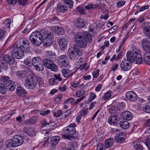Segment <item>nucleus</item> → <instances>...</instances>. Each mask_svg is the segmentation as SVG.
Masks as SVG:
<instances>
[{
	"label": "nucleus",
	"instance_id": "obj_46",
	"mask_svg": "<svg viewBox=\"0 0 150 150\" xmlns=\"http://www.w3.org/2000/svg\"><path fill=\"white\" fill-rule=\"evenodd\" d=\"M5 144L6 146L8 148H9L11 147H15L13 144V142L12 139L8 140L5 142Z\"/></svg>",
	"mask_w": 150,
	"mask_h": 150
},
{
	"label": "nucleus",
	"instance_id": "obj_63",
	"mask_svg": "<svg viewBox=\"0 0 150 150\" xmlns=\"http://www.w3.org/2000/svg\"><path fill=\"white\" fill-rule=\"evenodd\" d=\"M103 145L102 144H99L97 147L96 150H105Z\"/></svg>",
	"mask_w": 150,
	"mask_h": 150
},
{
	"label": "nucleus",
	"instance_id": "obj_61",
	"mask_svg": "<svg viewBox=\"0 0 150 150\" xmlns=\"http://www.w3.org/2000/svg\"><path fill=\"white\" fill-rule=\"evenodd\" d=\"M46 54L48 56H50V57H52L56 56L55 53L51 51H47Z\"/></svg>",
	"mask_w": 150,
	"mask_h": 150
},
{
	"label": "nucleus",
	"instance_id": "obj_15",
	"mask_svg": "<svg viewBox=\"0 0 150 150\" xmlns=\"http://www.w3.org/2000/svg\"><path fill=\"white\" fill-rule=\"evenodd\" d=\"M68 9L67 6L62 3H59L57 5V11L59 12L64 13L67 11Z\"/></svg>",
	"mask_w": 150,
	"mask_h": 150
},
{
	"label": "nucleus",
	"instance_id": "obj_52",
	"mask_svg": "<svg viewBox=\"0 0 150 150\" xmlns=\"http://www.w3.org/2000/svg\"><path fill=\"white\" fill-rule=\"evenodd\" d=\"M110 91H108L106 92L102 97V98L104 100L108 99L110 98L111 95L110 93Z\"/></svg>",
	"mask_w": 150,
	"mask_h": 150
},
{
	"label": "nucleus",
	"instance_id": "obj_4",
	"mask_svg": "<svg viewBox=\"0 0 150 150\" xmlns=\"http://www.w3.org/2000/svg\"><path fill=\"white\" fill-rule=\"evenodd\" d=\"M15 62V60L12 57L6 54L0 55V62L3 69H6L8 68V64H12Z\"/></svg>",
	"mask_w": 150,
	"mask_h": 150
},
{
	"label": "nucleus",
	"instance_id": "obj_7",
	"mask_svg": "<svg viewBox=\"0 0 150 150\" xmlns=\"http://www.w3.org/2000/svg\"><path fill=\"white\" fill-rule=\"evenodd\" d=\"M132 63L126 59L122 61L120 64V68L121 70L127 71L132 67Z\"/></svg>",
	"mask_w": 150,
	"mask_h": 150
},
{
	"label": "nucleus",
	"instance_id": "obj_5",
	"mask_svg": "<svg viewBox=\"0 0 150 150\" xmlns=\"http://www.w3.org/2000/svg\"><path fill=\"white\" fill-rule=\"evenodd\" d=\"M3 81L4 83L3 84L7 87L8 91H13L16 88L15 83L14 81H11L9 78L6 76L3 77Z\"/></svg>",
	"mask_w": 150,
	"mask_h": 150
},
{
	"label": "nucleus",
	"instance_id": "obj_59",
	"mask_svg": "<svg viewBox=\"0 0 150 150\" xmlns=\"http://www.w3.org/2000/svg\"><path fill=\"white\" fill-rule=\"evenodd\" d=\"M85 93V92L83 91H78L76 93V95L77 97H79L82 96Z\"/></svg>",
	"mask_w": 150,
	"mask_h": 150
},
{
	"label": "nucleus",
	"instance_id": "obj_14",
	"mask_svg": "<svg viewBox=\"0 0 150 150\" xmlns=\"http://www.w3.org/2000/svg\"><path fill=\"white\" fill-rule=\"evenodd\" d=\"M67 42L68 40L66 38H59L57 40V43L61 49L62 50L66 48Z\"/></svg>",
	"mask_w": 150,
	"mask_h": 150
},
{
	"label": "nucleus",
	"instance_id": "obj_55",
	"mask_svg": "<svg viewBox=\"0 0 150 150\" xmlns=\"http://www.w3.org/2000/svg\"><path fill=\"white\" fill-rule=\"evenodd\" d=\"M62 137L63 138H64L70 140L74 139V137L72 135H68L64 134L63 135Z\"/></svg>",
	"mask_w": 150,
	"mask_h": 150
},
{
	"label": "nucleus",
	"instance_id": "obj_50",
	"mask_svg": "<svg viewBox=\"0 0 150 150\" xmlns=\"http://www.w3.org/2000/svg\"><path fill=\"white\" fill-rule=\"evenodd\" d=\"M76 9L78 11L81 15H84L85 14L86 12L85 11L84 8L82 6H78L76 8Z\"/></svg>",
	"mask_w": 150,
	"mask_h": 150
},
{
	"label": "nucleus",
	"instance_id": "obj_9",
	"mask_svg": "<svg viewBox=\"0 0 150 150\" xmlns=\"http://www.w3.org/2000/svg\"><path fill=\"white\" fill-rule=\"evenodd\" d=\"M76 44L80 48H84L87 46V41L86 38H76L75 40Z\"/></svg>",
	"mask_w": 150,
	"mask_h": 150
},
{
	"label": "nucleus",
	"instance_id": "obj_6",
	"mask_svg": "<svg viewBox=\"0 0 150 150\" xmlns=\"http://www.w3.org/2000/svg\"><path fill=\"white\" fill-rule=\"evenodd\" d=\"M43 36L44 38H51L53 37V35L49 31H45L42 35L41 33L39 31H35L32 32L30 35V37H35L37 38H42Z\"/></svg>",
	"mask_w": 150,
	"mask_h": 150
},
{
	"label": "nucleus",
	"instance_id": "obj_40",
	"mask_svg": "<svg viewBox=\"0 0 150 150\" xmlns=\"http://www.w3.org/2000/svg\"><path fill=\"white\" fill-rule=\"evenodd\" d=\"M143 111L147 113H150V103H145L143 107Z\"/></svg>",
	"mask_w": 150,
	"mask_h": 150
},
{
	"label": "nucleus",
	"instance_id": "obj_36",
	"mask_svg": "<svg viewBox=\"0 0 150 150\" xmlns=\"http://www.w3.org/2000/svg\"><path fill=\"white\" fill-rule=\"evenodd\" d=\"M42 62L40 58L38 57H34L32 60V64L33 66L42 63Z\"/></svg>",
	"mask_w": 150,
	"mask_h": 150
},
{
	"label": "nucleus",
	"instance_id": "obj_34",
	"mask_svg": "<svg viewBox=\"0 0 150 150\" xmlns=\"http://www.w3.org/2000/svg\"><path fill=\"white\" fill-rule=\"evenodd\" d=\"M114 139L113 138H110L108 139H106L105 142V148H108L111 147L113 145Z\"/></svg>",
	"mask_w": 150,
	"mask_h": 150
},
{
	"label": "nucleus",
	"instance_id": "obj_31",
	"mask_svg": "<svg viewBox=\"0 0 150 150\" xmlns=\"http://www.w3.org/2000/svg\"><path fill=\"white\" fill-rule=\"evenodd\" d=\"M52 29L53 30L56 31L57 33L59 35H62L64 33L63 29L57 26H53L52 27Z\"/></svg>",
	"mask_w": 150,
	"mask_h": 150
},
{
	"label": "nucleus",
	"instance_id": "obj_16",
	"mask_svg": "<svg viewBox=\"0 0 150 150\" xmlns=\"http://www.w3.org/2000/svg\"><path fill=\"white\" fill-rule=\"evenodd\" d=\"M121 118L122 119L127 120H130L133 118L132 113L128 111H125L121 114Z\"/></svg>",
	"mask_w": 150,
	"mask_h": 150
},
{
	"label": "nucleus",
	"instance_id": "obj_38",
	"mask_svg": "<svg viewBox=\"0 0 150 150\" xmlns=\"http://www.w3.org/2000/svg\"><path fill=\"white\" fill-rule=\"evenodd\" d=\"M64 3L66 4L69 8L71 9L74 6V2L72 0H62Z\"/></svg>",
	"mask_w": 150,
	"mask_h": 150
},
{
	"label": "nucleus",
	"instance_id": "obj_47",
	"mask_svg": "<svg viewBox=\"0 0 150 150\" xmlns=\"http://www.w3.org/2000/svg\"><path fill=\"white\" fill-rule=\"evenodd\" d=\"M26 72L25 71H18L17 73V75L19 78H24L26 75Z\"/></svg>",
	"mask_w": 150,
	"mask_h": 150
},
{
	"label": "nucleus",
	"instance_id": "obj_27",
	"mask_svg": "<svg viewBox=\"0 0 150 150\" xmlns=\"http://www.w3.org/2000/svg\"><path fill=\"white\" fill-rule=\"evenodd\" d=\"M43 61L44 66L47 69L54 62L52 60L49 58L44 59Z\"/></svg>",
	"mask_w": 150,
	"mask_h": 150
},
{
	"label": "nucleus",
	"instance_id": "obj_13",
	"mask_svg": "<svg viewBox=\"0 0 150 150\" xmlns=\"http://www.w3.org/2000/svg\"><path fill=\"white\" fill-rule=\"evenodd\" d=\"M126 97L128 99L131 101H135L137 99V95L133 91H129L126 93Z\"/></svg>",
	"mask_w": 150,
	"mask_h": 150
},
{
	"label": "nucleus",
	"instance_id": "obj_23",
	"mask_svg": "<svg viewBox=\"0 0 150 150\" xmlns=\"http://www.w3.org/2000/svg\"><path fill=\"white\" fill-rule=\"evenodd\" d=\"M17 94L20 96L23 97L27 94L26 90L21 87H18L16 89Z\"/></svg>",
	"mask_w": 150,
	"mask_h": 150
},
{
	"label": "nucleus",
	"instance_id": "obj_53",
	"mask_svg": "<svg viewBox=\"0 0 150 150\" xmlns=\"http://www.w3.org/2000/svg\"><path fill=\"white\" fill-rule=\"evenodd\" d=\"M96 7V5L90 3L86 5L85 6V8L86 9L89 10L92 8H95Z\"/></svg>",
	"mask_w": 150,
	"mask_h": 150
},
{
	"label": "nucleus",
	"instance_id": "obj_18",
	"mask_svg": "<svg viewBox=\"0 0 150 150\" xmlns=\"http://www.w3.org/2000/svg\"><path fill=\"white\" fill-rule=\"evenodd\" d=\"M125 138V134L123 132H120L117 134L115 137V140L118 143L122 142Z\"/></svg>",
	"mask_w": 150,
	"mask_h": 150
},
{
	"label": "nucleus",
	"instance_id": "obj_8",
	"mask_svg": "<svg viewBox=\"0 0 150 150\" xmlns=\"http://www.w3.org/2000/svg\"><path fill=\"white\" fill-rule=\"evenodd\" d=\"M12 139L15 147L21 145L23 142V137L18 135H14Z\"/></svg>",
	"mask_w": 150,
	"mask_h": 150
},
{
	"label": "nucleus",
	"instance_id": "obj_62",
	"mask_svg": "<svg viewBox=\"0 0 150 150\" xmlns=\"http://www.w3.org/2000/svg\"><path fill=\"white\" fill-rule=\"evenodd\" d=\"M54 77L55 79L56 80V81L57 82V83H58V81H61L62 80V79L61 78L60 74H57L56 75L54 74Z\"/></svg>",
	"mask_w": 150,
	"mask_h": 150
},
{
	"label": "nucleus",
	"instance_id": "obj_33",
	"mask_svg": "<svg viewBox=\"0 0 150 150\" xmlns=\"http://www.w3.org/2000/svg\"><path fill=\"white\" fill-rule=\"evenodd\" d=\"M59 139V137L58 136L53 137L50 139L51 144L53 146L55 145L58 143Z\"/></svg>",
	"mask_w": 150,
	"mask_h": 150
},
{
	"label": "nucleus",
	"instance_id": "obj_60",
	"mask_svg": "<svg viewBox=\"0 0 150 150\" xmlns=\"http://www.w3.org/2000/svg\"><path fill=\"white\" fill-rule=\"evenodd\" d=\"M64 115L65 118L69 117L71 113V111L70 110H68L64 112Z\"/></svg>",
	"mask_w": 150,
	"mask_h": 150
},
{
	"label": "nucleus",
	"instance_id": "obj_2",
	"mask_svg": "<svg viewBox=\"0 0 150 150\" xmlns=\"http://www.w3.org/2000/svg\"><path fill=\"white\" fill-rule=\"evenodd\" d=\"M37 82L40 86H42L41 78L33 74L29 75L25 79V87L27 88L33 89L36 86Z\"/></svg>",
	"mask_w": 150,
	"mask_h": 150
},
{
	"label": "nucleus",
	"instance_id": "obj_32",
	"mask_svg": "<svg viewBox=\"0 0 150 150\" xmlns=\"http://www.w3.org/2000/svg\"><path fill=\"white\" fill-rule=\"evenodd\" d=\"M68 59L67 57L65 55H62L59 56L58 58L57 63L58 64H60L61 63L68 60Z\"/></svg>",
	"mask_w": 150,
	"mask_h": 150
},
{
	"label": "nucleus",
	"instance_id": "obj_30",
	"mask_svg": "<svg viewBox=\"0 0 150 150\" xmlns=\"http://www.w3.org/2000/svg\"><path fill=\"white\" fill-rule=\"evenodd\" d=\"M53 38H45V39H43V45L45 46L48 47L50 46L53 42Z\"/></svg>",
	"mask_w": 150,
	"mask_h": 150
},
{
	"label": "nucleus",
	"instance_id": "obj_11",
	"mask_svg": "<svg viewBox=\"0 0 150 150\" xmlns=\"http://www.w3.org/2000/svg\"><path fill=\"white\" fill-rule=\"evenodd\" d=\"M24 132L30 137H34L36 135V132L33 127H25L23 128Z\"/></svg>",
	"mask_w": 150,
	"mask_h": 150
},
{
	"label": "nucleus",
	"instance_id": "obj_51",
	"mask_svg": "<svg viewBox=\"0 0 150 150\" xmlns=\"http://www.w3.org/2000/svg\"><path fill=\"white\" fill-rule=\"evenodd\" d=\"M13 113H11L9 114L5 115L4 116V117L2 118V120L3 122L6 121V120L9 119L11 117V116L13 115Z\"/></svg>",
	"mask_w": 150,
	"mask_h": 150
},
{
	"label": "nucleus",
	"instance_id": "obj_35",
	"mask_svg": "<svg viewBox=\"0 0 150 150\" xmlns=\"http://www.w3.org/2000/svg\"><path fill=\"white\" fill-rule=\"evenodd\" d=\"M74 51L79 56H82L83 55L82 51L79 47H78L76 45H74L73 47Z\"/></svg>",
	"mask_w": 150,
	"mask_h": 150
},
{
	"label": "nucleus",
	"instance_id": "obj_10",
	"mask_svg": "<svg viewBox=\"0 0 150 150\" xmlns=\"http://www.w3.org/2000/svg\"><path fill=\"white\" fill-rule=\"evenodd\" d=\"M75 124H72L65 128L64 131L67 134L73 135L76 134V129L75 128Z\"/></svg>",
	"mask_w": 150,
	"mask_h": 150
},
{
	"label": "nucleus",
	"instance_id": "obj_24",
	"mask_svg": "<svg viewBox=\"0 0 150 150\" xmlns=\"http://www.w3.org/2000/svg\"><path fill=\"white\" fill-rule=\"evenodd\" d=\"M135 150H143V146L142 142L138 140L133 142Z\"/></svg>",
	"mask_w": 150,
	"mask_h": 150
},
{
	"label": "nucleus",
	"instance_id": "obj_21",
	"mask_svg": "<svg viewBox=\"0 0 150 150\" xmlns=\"http://www.w3.org/2000/svg\"><path fill=\"white\" fill-rule=\"evenodd\" d=\"M62 73L63 76L67 78H69L73 74L71 71L68 69H62Z\"/></svg>",
	"mask_w": 150,
	"mask_h": 150
},
{
	"label": "nucleus",
	"instance_id": "obj_20",
	"mask_svg": "<svg viewBox=\"0 0 150 150\" xmlns=\"http://www.w3.org/2000/svg\"><path fill=\"white\" fill-rule=\"evenodd\" d=\"M31 43L34 45L39 46L41 44L43 38H29Z\"/></svg>",
	"mask_w": 150,
	"mask_h": 150
},
{
	"label": "nucleus",
	"instance_id": "obj_54",
	"mask_svg": "<svg viewBox=\"0 0 150 150\" xmlns=\"http://www.w3.org/2000/svg\"><path fill=\"white\" fill-rule=\"evenodd\" d=\"M85 96H83L79 98L76 99V101L74 103L73 105H76L80 102L82 100L84 99L85 98Z\"/></svg>",
	"mask_w": 150,
	"mask_h": 150
},
{
	"label": "nucleus",
	"instance_id": "obj_41",
	"mask_svg": "<svg viewBox=\"0 0 150 150\" xmlns=\"http://www.w3.org/2000/svg\"><path fill=\"white\" fill-rule=\"evenodd\" d=\"M68 150H76L77 146L76 144L72 142L69 143L67 146Z\"/></svg>",
	"mask_w": 150,
	"mask_h": 150
},
{
	"label": "nucleus",
	"instance_id": "obj_1",
	"mask_svg": "<svg viewBox=\"0 0 150 150\" xmlns=\"http://www.w3.org/2000/svg\"><path fill=\"white\" fill-rule=\"evenodd\" d=\"M23 44L18 47L15 44L10 49L11 55L16 59H21L24 56V52L27 53L29 50V42L28 40H23Z\"/></svg>",
	"mask_w": 150,
	"mask_h": 150
},
{
	"label": "nucleus",
	"instance_id": "obj_58",
	"mask_svg": "<svg viewBox=\"0 0 150 150\" xmlns=\"http://www.w3.org/2000/svg\"><path fill=\"white\" fill-rule=\"evenodd\" d=\"M115 108L114 106H112L108 109L109 112L111 114H114L115 113Z\"/></svg>",
	"mask_w": 150,
	"mask_h": 150
},
{
	"label": "nucleus",
	"instance_id": "obj_48",
	"mask_svg": "<svg viewBox=\"0 0 150 150\" xmlns=\"http://www.w3.org/2000/svg\"><path fill=\"white\" fill-rule=\"evenodd\" d=\"M52 64L48 68V69H50L51 71L56 72L58 70V67L57 65L54 62L52 63Z\"/></svg>",
	"mask_w": 150,
	"mask_h": 150
},
{
	"label": "nucleus",
	"instance_id": "obj_22",
	"mask_svg": "<svg viewBox=\"0 0 150 150\" xmlns=\"http://www.w3.org/2000/svg\"><path fill=\"white\" fill-rule=\"evenodd\" d=\"M118 121L117 116H111L108 118V122L111 125H116Z\"/></svg>",
	"mask_w": 150,
	"mask_h": 150
},
{
	"label": "nucleus",
	"instance_id": "obj_57",
	"mask_svg": "<svg viewBox=\"0 0 150 150\" xmlns=\"http://www.w3.org/2000/svg\"><path fill=\"white\" fill-rule=\"evenodd\" d=\"M59 19L56 17H54L50 20V22L52 24L56 23L59 21Z\"/></svg>",
	"mask_w": 150,
	"mask_h": 150
},
{
	"label": "nucleus",
	"instance_id": "obj_29",
	"mask_svg": "<svg viewBox=\"0 0 150 150\" xmlns=\"http://www.w3.org/2000/svg\"><path fill=\"white\" fill-rule=\"evenodd\" d=\"M37 118L35 116H33L31 117L28 120L25 121V123L27 125H32L35 124L37 122Z\"/></svg>",
	"mask_w": 150,
	"mask_h": 150
},
{
	"label": "nucleus",
	"instance_id": "obj_49",
	"mask_svg": "<svg viewBox=\"0 0 150 150\" xmlns=\"http://www.w3.org/2000/svg\"><path fill=\"white\" fill-rule=\"evenodd\" d=\"M62 115V112L60 110H54L53 111V115L56 117H59Z\"/></svg>",
	"mask_w": 150,
	"mask_h": 150
},
{
	"label": "nucleus",
	"instance_id": "obj_42",
	"mask_svg": "<svg viewBox=\"0 0 150 150\" xmlns=\"http://www.w3.org/2000/svg\"><path fill=\"white\" fill-rule=\"evenodd\" d=\"M59 65L62 68H69L70 66L69 65L68 60H66L63 62L61 63Z\"/></svg>",
	"mask_w": 150,
	"mask_h": 150
},
{
	"label": "nucleus",
	"instance_id": "obj_64",
	"mask_svg": "<svg viewBox=\"0 0 150 150\" xmlns=\"http://www.w3.org/2000/svg\"><path fill=\"white\" fill-rule=\"evenodd\" d=\"M24 101L25 104L27 105L28 104L30 103L31 101V98L30 97H26L24 99Z\"/></svg>",
	"mask_w": 150,
	"mask_h": 150
},
{
	"label": "nucleus",
	"instance_id": "obj_19",
	"mask_svg": "<svg viewBox=\"0 0 150 150\" xmlns=\"http://www.w3.org/2000/svg\"><path fill=\"white\" fill-rule=\"evenodd\" d=\"M90 33L87 31H83L82 33H77L75 35V38H90Z\"/></svg>",
	"mask_w": 150,
	"mask_h": 150
},
{
	"label": "nucleus",
	"instance_id": "obj_3",
	"mask_svg": "<svg viewBox=\"0 0 150 150\" xmlns=\"http://www.w3.org/2000/svg\"><path fill=\"white\" fill-rule=\"evenodd\" d=\"M127 60L131 62L132 63L134 61L136 64H140L142 63V57L140 51L138 50L135 49L132 52L128 51L126 54Z\"/></svg>",
	"mask_w": 150,
	"mask_h": 150
},
{
	"label": "nucleus",
	"instance_id": "obj_45",
	"mask_svg": "<svg viewBox=\"0 0 150 150\" xmlns=\"http://www.w3.org/2000/svg\"><path fill=\"white\" fill-rule=\"evenodd\" d=\"M8 89L7 88V87L5 86L3 84H1L0 86V92L2 94H5Z\"/></svg>",
	"mask_w": 150,
	"mask_h": 150
},
{
	"label": "nucleus",
	"instance_id": "obj_28",
	"mask_svg": "<svg viewBox=\"0 0 150 150\" xmlns=\"http://www.w3.org/2000/svg\"><path fill=\"white\" fill-rule=\"evenodd\" d=\"M75 25L77 28H81L84 27L85 23L82 19L80 18L76 20Z\"/></svg>",
	"mask_w": 150,
	"mask_h": 150
},
{
	"label": "nucleus",
	"instance_id": "obj_17",
	"mask_svg": "<svg viewBox=\"0 0 150 150\" xmlns=\"http://www.w3.org/2000/svg\"><path fill=\"white\" fill-rule=\"evenodd\" d=\"M144 50L145 51H150V40L147 38L143 39L142 41Z\"/></svg>",
	"mask_w": 150,
	"mask_h": 150
},
{
	"label": "nucleus",
	"instance_id": "obj_44",
	"mask_svg": "<svg viewBox=\"0 0 150 150\" xmlns=\"http://www.w3.org/2000/svg\"><path fill=\"white\" fill-rule=\"evenodd\" d=\"M11 23V20L9 19H7L4 21L3 23L4 25V28H10V24Z\"/></svg>",
	"mask_w": 150,
	"mask_h": 150
},
{
	"label": "nucleus",
	"instance_id": "obj_56",
	"mask_svg": "<svg viewBox=\"0 0 150 150\" xmlns=\"http://www.w3.org/2000/svg\"><path fill=\"white\" fill-rule=\"evenodd\" d=\"M49 82L50 84L52 86L56 85L57 83V82L56 81L54 78L50 79L49 80Z\"/></svg>",
	"mask_w": 150,
	"mask_h": 150
},
{
	"label": "nucleus",
	"instance_id": "obj_43",
	"mask_svg": "<svg viewBox=\"0 0 150 150\" xmlns=\"http://www.w3.org/2000/svg\"><path fill=\"white\" fill-rule=\"evenodd\" d=\"M143 32L146 36L150 37V27L149 26L145 27L143 29Z\"/></svg>",
	"mask_w": 150,
	"mask_h": 150
},
{
	"label": "nucleus",
	"instance_id": "obj_37",
	"mask_svg": "<svg viewBox=\"0 0 150 150\" xmlns=\"http://www.w3.org/2000/svg\"><path fill=\"white\" fill-rule=\"evenodd\" d=\"M35 69L36 70L39 71H42L44 69V65L43 62L38 65L34 66Z\"/></svg>",
	"mask_w": 150,
	"mask_h": 150
},
{
	"label": "nucleus",
	"instance_id": "obj_12",
	"mask_svg": "<svg viewBox=\"0 0 150 150\" xmlns=\"http://www.w3.org/2000/svg\"><path fill=\"white\" fill-rule=\"evenodd\" d=\"M88 30L89 32H92L91 34H90L91 36L90 38L92 37H96L97 32L99 30V29L98 26L96 25H91L88 27Z\"/></svg>",
	"mask_w": 150,
	"mask_h": 150
},
{
	"label": "nucleus",
	"instance_id": "obj_39",
	"mask_svg": "<svg viewBox=\"0 0 150 150\" xmlns=\"http://www.w3.org/2000/svg\"><path fill=\"white\" fill-rule=\"evenodd\" d=\"M120 125L122 128L126 129L129 127V124L126 121H121L120 122Z\"/></svg>",
	"mask_w": 150,
	"mask_h": 150
},
{
	"label": "nucleus",
	"instance_id": "obj_25",
	"mask_svg": "<svg viewBox=\"0 0 150 150\" xmlns=\"http://www.w3.org/2000/svg\"><path fill=\"white\" fill-rule=\"evenodd\" d=\"M143 56V60L147 64L150 65V51H147Z\"/></svg>",
	"mask_w": 150,
	"mask_h": 150
},
{
	"label": "nucleus",
	"instance_id": "obj_26",
	"mask_svg": "<svg viewBox=\"0 0 150 150\" xmlns=\"http://www.w3.org/2000/svg\"><path fill=\"white\" fill-rule=\"evenodd\" d=\"M68 55L69 59L71 60H74L76 58V56L74 52L70 49H69Z\"/></svg>",
	"mask_w": 150,
	"mask_h": 150
}]
</instances>
